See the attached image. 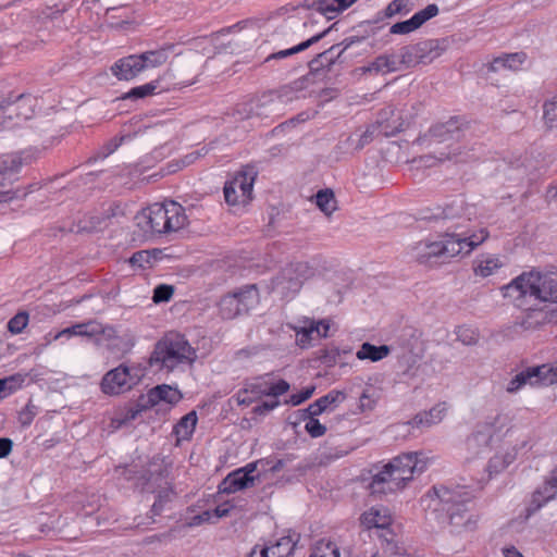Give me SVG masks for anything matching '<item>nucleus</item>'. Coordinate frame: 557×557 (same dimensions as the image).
Instances as JSON below:
<instances>
[{
	"instance_id": "obj_1",
	"label": "nucleus",
	"mask_w": 557,
	"mask_h": 557,
	"mask_svg": "<svg viewBox=\"0 0 557 557\" xmlns=\"http://www.w3.org/2000/svg\"><path fill=\"white\" fill-rule=\"evenodd\" d=\"M419 453H405L387 462L381 471L372 476L368 488L372 495H387L403 490L407 482L426 469V462L419 458Z\"/></svg>"
},
{
	"instance_id": "obj_2",
	"label": "nucleus",
	"mask_w": 557,
	"mask_h": 557,
	"mask_svg": "<svg viewBox=\"0 0 557 557\" xmlns=\"http://www.w3.org/2000/svg\"><path fill=\"white\" fill-rule=\"evenodd\" d=\"M504 297L510 298L517 307H523L525 299L557 304V276L554 273L531 270L513 278L504 288Z\"/></svg>"
},
{
	"instance_id": "obj_3",
	"label": "nucleus",
	"mask_w": 557,
	"mask_h": 557,
	"mask_svg": "<svg viewBox=\"0 0 557 557\" xmlns=\"http://www.w3.org/2000/svg\"><path fill=\"white\" fill-rule=\"evenodd\" d=\"M435 497L432 499L434 510L446 515L449 524L455 531H471L474 529L476 520L469 511V505L475 497L466 486H434Z\"/></svg>"
},
{
	"instance_id": "obj_4",
	"label": "nucleus",
	"mask_w": 557,
	"mask_h": 557,
	"mask_svg": "<svg viewBox=\"0 0 557 557\" xmlns=\"http://www.w3.org/2000/svg\"><path fill=\"white\" fill-rule=\"evenodd\" d=\"M137 225L151 234H168L183 228L188 220L185 209L175 201L153 203L136 216Z\"/></svg>"
},
{
	"instance_id": "obj_5",
	"label": "nucleus",
	"mask_w": 557,
	"mask_h": 557,
	"mask_svg": "<svg viewBox=\"0 0 557 557\" xmlns=\"http://www.w3.org/2000/svg\"><path fill=\"white\" fill-rule=\"evenodd\" d=\"M488 237L485 228L480 230V238L474 242H467L468 238L449 239L442 236L440 242H420L412 247V257L419 263H429L433 258H441L443 262L447 259L469 255L475 247L481 245Z\"/></svg>"
},
{
	"instance_id": "obj_6",
	"label": "nucleus",
	"mask_w": 557,
	"mask_h": 557,
	"mask_svg": "<svg viewBox=\"0 0 557 557\" xmlns=\"http://www.w3.org/2000/svg\"><path fill=\"white\" fill-rule=\"evenodd\" d=\"M196 359V351L184 335L169 333L154 345L150 356V366L172 371L178 364H191Z\"/></svg>"
},
{
	"instance_id": "obj_7",
	"label": "nucleus",
	"mask_w": 557,
	"mask_h": 557,
	"mask_svg": "<svg viewBox=\"0 0 557 557\" xmlns=\"http://www.w3.org/2000/svg\"><path fill=\"white\" fill-rule=\"evenodd\" d=\"M473 214L474 207L467 206L462 199H455L444 208H438L430 219L443 220L449 224L444 233L449 239L468 238L467 242H473L472 239L480 238V231L472 232L470 228Z\"/></svg>"
},
{
	"instance_id": "obj_8",
	"label": "nucleus",
	"mask_w": 557,
	"mask_h": 557,
	"mask_svg": "<svg viewBox=\"0 0 557 557\" xmlns=\"http://www.w3.org/2000/svg\"><path fill=\"white\" fill-rule=\"evenodd\" d=\"M288 389V382L283 379L275 380L272 373H265L246 381L244 387L237 392L236 399L239 405L249 406L263 396L277 398Z\"/></svg>"
},
{
	"instance_id": "obj_9",
	"label": "nucleus",
	"mask_w": 557,
	"mask_h": 557,
	"mask_svg": "<svg viewBox=\"0 0 557 557\" xmlns=\"http://www.w3.org/2000/svg\"><path fill=\"white\" fill-rule=\"evenodd\" d=\"M183 398L182 393L168 384L157 385L148 391L147 394L140 395L136 404L129 407L125 413L123 422L135 420L143 411H146L160 403L168 405H176Z\"/></svg>"
},
{
	"instance_id": "obj_10",
	"label": "nucleus",
	"mask_w": 557,
	"mask_h": 557,
	"mask_svg": "<svg viewBox=\"0 0 557 557\" xmlns=\"http://www.w3.org/2000/svg\"><path fill=\"white\" fill-rule=\"evenodd\" d=\"M259 304V290L257 285H246L238 290L225 295L219 302V311L223 319L232 320L247 313Z\"/></svg>"
},
{
	"instance_id": "obj_11",
	"label": "nucleus",
	"mask_w": 557,
	"mask_h": 557,
	"mask_svg": "<svg viewBox=\"0 0 557 557\" xmlns=\"http://www.w3.org/2000/svg\"><path fill=\"white\" fill-rule=\"evenodd\" d=\"M448 42L445 37L435 39H425L416 45L400 47V54L405 63L406 71L418 64H426L440 57L447 49Z\"/></svg>"
},
{
	"instance_id": "obj_12",
	"label": "nucleus",
	"mask_w": 557,
	"mask_h": 557,
	"mask_svg": "<svg viewBox=\"0 0 557 557\" xmlns=\"http://www.w3.org/2000/svg\"><path fill=\"white\" fill-rule=\"evenodd\" d=\"M314 275V269L308 262H293L284 268L273 281V289L284 297L297 294L302 284Z\"/></svg>"
},
{
	"instance_id": "obj_13",
	"label": "nucleus",
	"mask_w": 557,
	"mask_h": 557,
	"mask_svg": "<svg viewBox=\"0 0 557 557\" xmlns=\"http://www.w3.org/2000/svg\"><path fill=\"white\" fill-rule=\"evenodd\" d=\"M557 383V362L529 367L517 373L507 384L508 393H516L525 385H552Z\"/></svg>"
},
{
	"instance_id": "obj_14",
	"label": "nucleus",
	"mask_w": 557,
	"mask_h": 557,
	"mask_svg": "<svg viewBox=\"0 0 557 557\" xmlns=\"http://www.w3.org/2000/svg\"><path fill=\"white\" fill-rule=\"evenodd\" d=\"M138 381L137 375L124 364L107 372L101 380V391L108 395H119L132 388Z\"/></svg>"
},
{
	"instance_id": "obj_15",
	"label": "nucleus",
	"mask_w": 557,
	"mask_h": 557,
	"mask_svg": "<svg viewBox=\"0 0 557 557\" xmlns=\"http://www.w3.org/2000/svg\"><path fill=\"white\" fill-rule=\"evenodd\" d=\"M36 98L32 95L21 94L12 100L11 98L0 100V111L10 120H28L34 113Z\"/></svg>"
},
{
	"instance_id": "obj_16",
	"label": "nucleus",
	"mask_w": 557,
	"mask_h": 557,
	"mask_svg": "<svg viewBox=\"0 0 557 557\" xmlns=\"http://www.w3.org/2000/svg\"><path fill=\"white\" fill-rule=\"evenodd\" d=\"M557 496V467L550 471L549 475L544 481V484L539 487L532 495L530 504L525 507L524 518L529 519L537 510H540L546 503Z\"/></svg>"
},
{
	"instance_id": "obj_17",
	"label": "nucleus",
	"mask_w": 557,
	"mask_h": 557,
	"mask_svg": "<svg viewBox=\"0 0 557 557\" xmlns=\"http://www.w3.org/2000/svg\"><path fill=\"white\" fill-rule=\"evenodd\" d=\"M553 323H557V308L543 305L525 309L519 324L524 330H536Z\"/></svg>"
},
{
	"instance_id": "obj_18",
	"label": "nucleus",
	"mask_w": 557,
	"mask_h": 557,
	"mask_svg": "<svg viewBox=\"0 0 557 557\" xmlns=\"http://www.w3.org/2000/svg\"><path fill=\"white\" fill-rule=\"evenodd\" d=\"M364 73L388 74L393 72L406 71L400 48L376 57L369 65L362 67Z\"/></svg>"
},
{
	"instance_id": "obj_19",
	"label": "nucleus",
	"mask_w": 557,
	"mask_h": 557,
	"mask_svg": "<svg viewBox=\"0 0 557 557\" xmlns=\"http://www.w3.org/2000/svg\"><path fill=\"white\" fill-rule=\"evenodd\" d=\"M107 18L110 26L115 30L136 32L140 23L139 16L128 5L109 9Z\"/></svg>"
},
{
	"instance_id": "obj_20",
	"label": "nucleus",
	"mask_w": 557,
	"mask_h": 557,
	"mask_svg": "<svg viewBox=\"0 0 557 557\" xmlns=\"http://www.w3.org/2000/svg\"><path fill=\"white\" fill-rule=\"evenodd\" d=\"M310 75H305L288 85L282 86L277 90H271L274 101L278 106L280 112L283 114L285 106L299 98V92L305 90L310 84Z\"/></svg>"
},
{
	"instance_id": "obj_21",
	"label": "nucleus",
	"mask_w": 557,
	"mask_h": 557,
	"mask_svg": "<svg viewBox=\"0 0 557 557\" xmlns=\"http://www.w3.org/2000/svg\"><path fill=\"white\" fill-rule=\"evenodd\" d=\"M379 125L369 126L362 134L360 135H350L344 141L338 145V148L344 150V152L354 153L360 151L364 146L370 144L374 134L379 128H382V133L385 136H389L394 134V131H388L386 127L383 128V121L377 122Z\"/></svg>"
},
{
	"instance_id": "obj_22",
	"label": "nucleus",
	"mask_w": 557,
	"mask_h": 557,
	"mask_svg": "<svg viewBox=\"0 0 557 557\" xmlns=\"http://www.w3.org/2000/svg\"><path fill=\"white\" fill-rule=\"evenodd\" d=\"M248 106V117L257 116L261 120H272L282 115L278 110V106L276 104V101H274V97L270 91L264 92L261 97L250 101Z\"/></svg>"
},
{
	"instance_id": "obj_23",
	"label": "nucleus",
	"mask_w": 557,
	"mask_h": 557,
	"mask_svg": "<svg viewBox=\"0 0 557 557\" xmlns=\"http://www.w3.org/2000/svg\"><path fill=\"white\" fill-rule=\"evenodd\" d=\"M438 14V8L436 4H429L423 10L417 12L411 18L396 23L391 27L392 35H406L409 34L417 28H419L423 23L428 20L436 16Z\"/></svg>"
},
{
	"instance_id": "obj_24",
	"label": "nucleus",
	"mask_w": 557,
	"mask_h": 557,
	"mask_svg": "<svg viewBox=\"0 0 557 557\" xmlns=\"http://www.w3.org/2000/svg\"><path fill=\"white\" fill-rule=\"evenodd\" d=\"M144 61L138 54L127 55L117 60L111 67L114 76L119 79L129 81L141 73Z\"/></svg>"
},
{
	"instance_id": "obj_25",
	"label": "nucleus",
	"mask_w": 557,
	"mask_h": 557,
	"mask_svg": "<svg viewBox=\"0 0 557 557\" xmlns=\"http://www.w3.org/2000/svg\"><path fill=\"white\" fill-rule=\"evenodd\" d=\"M259 476H248L244 470H234L221 482L219 491L225 494L236 493L255 485Z\"/></svg>"
},
{
	"instance_id": "obj_26",
	"label": "nucleus",
	"mask_w": 557,
	"mask_h": 557,
	"mask_svg": "<svg viewBox=\"0 0 557 557\" xmlns=\"http://www.w3.org/2000/svg\"><path fill=\"white\" fill-rule=\"evenodd\" d=\"M460 131V120L457 116H453L446 122L433 125L429 131V135L434 141L442 143L458 139Z\"/></svg>"
},
{
	"instance_id": "obj_27",
	"label": "nucleus",
	"mask_w": 557,
	"mask_h": 557,
	"mask_svg": "<svg viewBox=\"0 0 557 557\" xmlns=\"http://www.w3.org/2000/svg\"><path fill=\"white\" fill-rule=\"evenodd\" d=\"M346 395L342 391L333 389L329 392L326 395L320 397L312 404H310L306 409L301 410L302 416H320L330 407H336L337 404L344 401Z\"/></svg>"
},
{
	"instance_id": "obj_28",
	"label": "nucleus",
	"mask_w": 557,
	"mask_h": 557,
	"mask_svg": "<svg viewBox=\"0 0 557 557\" xmlns=\"http://www.w3.org/2000/svg\"><path fill=\"white\" fill-rule=\"evenodd\" d=\"M446 413L445 404H437L429 411L417 413L408 423L412 426H432L440 423Z\"/></svg>"
},
{
	"instance_id": "obj_29",
	"label": "nucleus",
	"mask_w": 557,
	"mask_h": 557,
	"mask_svg": "<svg viewBox=\"0 0 557 557\" xmlns=\"http://www.w3.org/2000/svg\"><path fill=\"white\" fill-rule=\"evenodd\" d=\"M527 60V54L524 52H515L507 53L500 57L495 58L490 65V69L494 72L500 69H509L517 71Z\"/></svg>"
},
{
	"instance_id": "obj_30",
	"label": "nucleus",
	"mask_w": 557,
	"mask_h": 557,
	"mask_svg": "<svg viewBox=\"0 0 557 557\" xmlns=\"http://www.w3.org/2000/svg\"><path fill=\"white\" fill-rule=\"evenodd\" d=\"M296 542L292 536H282L275 543L263 547L267 557H289L295 548Z\"/></svg>"
},
{
	"instance_id": "obj_31",
	"label": "nucleus",
	"mask_w": 557,
	"mask_h": 557,
	"mask_svg": "<svg viewBox=\"0 0 557 557\" xmlns=\"http://www.w3.org/2000/svg\"><path fill=\"white\" fill-rule=\"evenodd\" d=\"M493 433L488 432V425H476L475 431L468 437L467 444L470 449L481 451L482 448L490 447L494 442Z\"/></svg>"
},
{
	"instance_id": "obj_32",
	"label": "nucleus",
	"mask_w": 557,
	"mask_h": 557,
	"mask_svg": "<svg viewBox=\"0 0 557 557\" xmlns=\"http://www.w3.org/2000/svg\"><path fill=\"white\" fill-rule=\"evenodd\" d=\"M256 174L253 172H239L233 180L232 183L240 193L242 203H246L251 199L252 187Z\"/></svg>"
},
{
	"instance_id": "obj_33",
	"label": "nucleus",
	"mask_w": 557,
	"mask_h": 557,
	"mask_svg": "<svg viewBox=\"0 0 557 557\" xmlns=\"http://www.w3.org/2000/svg\"><path fill=\"white\" fill-rule=\"evenodd\" d=\"M502 267L498 258L491 255H482L474 261L473 270L475 275L487 277Z\"/></svg>"
},
{
	"instance_id": "obj_34",
	"label": "nucleus",
	"mask_w": 557,
	"mask_h": 557,
	"mask_svg": "<svg viewBox=\"0 0 557 557\" xmlns=\"http://www.w3.org/2000/svg\"><path fill=\"white\" fill-rule=\"evenodd\" d=\"M389 351L391 349L386 345L375 346L370 343H363L356 356L360 360L379 361L387 357Z\"/></svg>"
},
{
	"instance_id": "obj_35",
	"label": "nucleus",
	"mask_w": 557,
	"mask_h": 557,
	"mask_svg": "<svg viewBox=\"0 0 557 557\" xmlns=\"http://www.w3.org/2000/svg\"><path fill=\"white\" fill-rule=\"evenodd\" d=\"M198 418L196 411H190L180 419L174 426L175 434L181 440H189L195 431Z\"/></svg>"
},
{
	"instance_id": "obj_36",
	"label": "nucleus",
	"mask_w": 557,
	"mask_h": 557,
	"mask_svg": "<svg viewBox=\"0 0 557 557\" xmlns=\"http://www.w3.org/2000/svg\"><path fill=\"white\" fill-rule=\"evenodd\" d=\"M391 518L386 515H382L379 509L371 508L361 516V523L368 528L384 529L389 524Z\"/></svg>"
},
{
	"instance_id": "obj_37",
	"label": "nucleus",
	"mask_w": 557,
	"mask_h": 557,
	"mask_svg": "<svg viewBox=\"0 0 557 557\" xmlns=\"http://www.w3.org/2000/svg\"><path fill=\"white\" fill-rule=\"evenodd\" d=\"M144 61L143 70L157 67L162 65L168 60V49L150 50L138 54Z\"/></svg>"
},
{
	"instance_id": "obj_38",
	"label": "nucleus",
	"mask_w": 557,
	"mask_h": 557,
	"mask_svg": "<svg viewBox=\"0 0 557 557\" xmlns=\"http://www.w3.org/2000/svg\"><path fill=\"white\" fill-rule=\"evenodd\" d=\"M322 37H310L308 40L300 42L292 48L280 50L277 52L271 53L269 57H267L265 62H269L271 60H281L285 59L287 57H290L295 53H298L300 51H304L311 47L313 44L318 42Z\"/></svg>"
},
{
	"instance_id": "obj_39",
	"label": "nucleus",
	"mask_w": 557,
	"mask_h": 557,
	"mask_svg": "<svg viewBox=\"0 0 557 557\" xmlns=\"http://www.w3.org/2000/svg\"><path fill=\"white\" fill-rule=\"evenodd\" d=\"M315 203L327 216L336 210V199L331 189L319 190L315 195Z\"/></svg>"
},
{
	"instance_id": "obj_40",
	"label": "nucleus",
	"mask_w": 557,
	"mask_h": 557,
	"mask_svg": "<svg viewBox=\"0 0 557 557\" xmlns=\"http://www.w3.org/2000/svg\"><path fill=\"white\" fill-rule=\"evenodd\" d=\"M543 119L545 125L557 135V97L544 102Z\"/></svg>"
},
{
	"instance_id": "obj_41",
	"label": "nucleus",
	"mask_w": 557,
	"mask_h": 557,
	"mask_svg": "<svg viewBox=\"0 0 557 557\" xmlns=\"http://www.w3.org/2000/svg\"><path fill=\"white\" fill-rule=\"evenodd\" d=\"M509 418L507 414L497 413L494 417H488L485 421L481 422V425H488V432L493 433V437H498V434L507 428Z\"/></svg>"
},
{
	"instance_id": "obj_42",
	"label": "nucleus",
	"mask_w": 557,
	"mask_h": 557,
	"mask_svg": "<svg viewBox=\"0 0 557 557\" xmlns=\"http://www.w3.org/2000/svg\"><path fill=\"white\" fill-rule=\"evenodd\" d=\"M90 332H92V329H90L89 321H87L63 329L62 331L55 334L54 339H59L62 337L71 338L72 336L89 337Z\"/></svg>"
},
{
	"instance_id": "obj_43",
	"label": "nucleus",
	"mask_w": 557,
	"mask_h": 557,
	"mask_svg": "<svg viewBox=\"0 0 557 557\" xmlns=\"http://www.w3.org/2000/svg\"><path fill=\"white\" fill-rule=\"evenodd\" d=\"M330 330L329 322L322 320L320 322H311L308 327L302 329V335L306 336L307 339H317L326 337Z\"/></svg>"
},
{
	"instance_id": "obj_44",
	"label": "nucleus",
	"mask_w": 557,
	"mask_h": 557,
	"mask_svg": "<svg viewBox=\"0 0 557 557\" xmlns=\"http://www.w3.org/2000/svg\"><path fill=\"white\" fill-rule=\"evenodd\" d=\"M23 382L24 377L21 374H13L0 379V398L14 393L22 386Z\"/></svg>"
},
{
	"instance_id": "obj_45",
	"label": "nucleus",
	"mask_w": 557,
	"mask_h": 557,
	"mask_svg": "<svg viewBox=\"0 0 557 557\" xmlns=\"http://www.w3.org/2000/svg\"><path fill=\"white\" fill-rule=\"evenodd\" d=\"M84 222L85 224L83 228L88 232L102 231L110 225L108 216H106L102 211L99 213L90 214Z\"/></svg>"
},
{
	"instance_id": "obj_46",
	"label": "nucleus",
	"mask_w": 557,
	"mask_h": 557,
	"mask_svg": "<svg viewBox=\"0 0 557 557\" xmlns=\"http://www.w3.org/2000/svg\"><path fill=\"white\" fill-rule=\"evenodd\" d=\"M259 28V20L248 18L240 21L232 26L223 28L215 33V35H226L231 33H238L243 30H257Z\"/></svg>"
},
{
	"instance_id": "obj_47",
	"label": "nucleus",
	"mask_w": 557,
	"mask_h": 557,
	"mask_svg": "<svg viewBox=\"0 0 557 557\" xmlns=\"http://www.w3.org/2000/svg\"><path fill=\"white\" fill-rule=\"evenodd\" d=\"M89 326L92 329V332H90L89 337H96V336H103L104 339H113L116 337V330L111 325H103L102 323L90 320Z\"/></svg>"
},
{
	"instance_id": "obj_48",
	"label": "nucleus",
	"mask_w": 557,
	"mask_h": 557,
	"mask_svg": "<svg viewBox=\"0 0 557 557\" xmlns=\"http://www.w3.org/2000/svg\"><path fill=\"white\" fill-rule=\"evenodd\" d=\"M331 65H332V57L331 55L325 53V51L318 53L317 57L309 62L310 73L308 75H310V82L312 83V81H313L312 77H313L314 73L319 72L320 70H322L324 67H330Z\"/></svg>"
},
{
	"instance_id": "obj_49",
	"label": "nucleus",
	"mask_w": 557,
	"mask_h": 557,
	"mask_svg": "<svg viewBox=\"0 0 557 557\" xmlns=\"http://www.w3.org/2000/svg\"><path fill=\"white\" fill-rule=\"evenodd\" d=\"M317 5L320 14L329 20L342 12L337 0H318Z\"/></svg>"
},
{
	"instance_id": "obj_50",
	"label": "nucleus",
	"mask_w": 557,
	"mask_h": 557,
	"mask_svg": "<svg viewBox=\"0 0 557 557\" xmlns=\"http://www.w3.org/2000/svg\"><path fill=\"white\" fill-rule=\"evenodd\" d=\"M512 462V456L509 454L495 455L492 457L487 465L490 474L498 473Z\"/></svg>"
},
{
	"instance_id": "obj_51",
	"label": "nucleus",
	"mask_w": 557,
	"mask_h": 557,
	"mask_svg": "<svg viewBox=\"0 0 557 557\" xmlns=\"http://www.w3.org/2000/svg\"><path fill=\"white\" fill-rule=\"evenodd\" d=\"M158 85L156 82H151L141 86L132 88L123 98L124 99H143L154 92Z\"/></svg>"
},
{
	"instance_id": "obj_52",
	"label": "nucleus",
	"mask_w": 557,
	"mask_h": 557,
	"mask_svg": "<svg viewBox=\"0 0 557 557\" xmlns=\"http://www.w3.org/2000/svg\"><path fill=\"white\" fill-rule=\"evenodd\" d=\"M301 417L306 420L305 430L308 432V434L313 437H320L323 436L326 432V426L321 424L318 419H315L317 416H302Z\"/></svg>"
},
{
	"instance_id": "obj_53",
	"label": "nucleus",
	"mask_w": 557,
	"mask_h": 557,
	"mask_svg": "<svg viewBox=\"0 0 557 557\" xmlns=\"http://www.w3.org/2000/svg\"><path fill=\"white\" fill-rule=\"evenodd\" d=\"M38 414V408L29 400L26 406L18 412L17 421L22 428H28L34 418Z\"/></svg>"
},
{
	"instance_id": "obj_54",
	"label": "nucleus",
	"mask_w": 557,
	"mask_h": 557,
	"mask_svg": "<svg viewBox=\"0 0 557 557\" xmlns=\"http://www.w3.org/2000/svg\"><path fill=\"white\" fill-rule=\"evenodd\" d=\"M310 557H339V550L334 543L321 542L314 547Z\"/></svg>"
},
{
	"instance_id": "obj_55",
	"label": "nucleus",
	"mask_w": 557,
	"mask_h": 557,
	"mask_svg": "<svg viewBox=\"0 0 557 557\" xmlns=\"http://www.w3.org/2000/svg\"><path fill=\"white\" fill-rule=\"evenodd\" d=\"M28 323V313L25 311L16 313L8 322V331L12 334H20Z\"/></svg>"
},
{
	"instance_id": "obj_56",
	"label": "nucleus",
	"mask_w": 557,
	"mask_h": 557,
	"mask_svg": "<svg viewBox=\"0 0 557 557\" xmlns=\"http://www.w3.org/2000/svg\"><path fill=\"white\" fill-rule=\"evenodd\" d=\"M174 288L170 285H158L153 290L152 300L154 304L166 302L173 296Z\"/></svg>"
},
{
	"instance_id": "obj_57",
	"label": "nucleus",
	"mask_w": 557,
	"mask_h": 557,
	"mask_svg": "<svg viewBox=\"0 0 557 557\" xmlns=\"http://www.w3.org/2000/svg\"><path fill=\"white\" fill-rule=\"evenodd\" d=\"M458 339L465 345H474L478 343L479 334L469 327H458L457 330Z\"/></svg>"
},
{
	"instance_id": "obj_58",
	"label": "nucleus",
	"mask_w": 557,
	"mask_h": 557,
	"mask_svg": "<svg viewBox=\"0 0 557 557\" xmlns=\"http://www.w3.org/2000/svg\"><path fill=\"white\" fill-rule=\"evenodd\" d=\"M224 198L228 205L235 206L242 202L240 193L234 186L232 181L226 182L224 185Z\"/></svg>"
},
{
	"instance_id": "obj_59",
	"label": "nucleus",
	"mask_w": 557,
	"mask_h": 557,
	"mask_svg": "<svg viewBox=\"0 0 557 557\" xmlns=\"http://www.w3.org/2000/svg\"><path fill=\"white\" fill-rule=\"evenodd\" d=\"M314 389L315 387L313 385L307 386L302 388L299 393L290 395L289 399L286 403L290 404L292 406H298L301 403L309 399L312 396Z\"/></svg>"
},
{
	"instance_id": "obj_60",
	"label": "nucleus",
	"mask_w": 557,
	"mask_h": 557,
	"mask_svg": "<svg viewBox=\"0 0 557 557\" xmlns=\"http://www.w3.org/2000/svg\"><path fill=\"white\" fill-rule=\"evenodd\" d=\"M102 213L108 216V221L111 224L113 220H119L124 216L125 212L120 203L113 202L108 208L102 210Z\"/></svg>"
},
{
	"instance_id": "obj_61",
	"label": "nucleus",
	"mask_w": 557,
	"mask_h": 557,
	"mask_svg": "<svg viewBox=\"0 0 557 557\" xmlns=\"http://www.w3.org/2000/svg\"><path fill=\"white\" fill-rule=\"evenodd\" d=\"M29 191L30 190H22L20 188L14 190L0 191V203L10 202L14 199H23L28 195Z\"/></svg>"
},
{
	"instance_id": "obj_62",
	"label": "nucleus",
	"mask_w": 557,
	"mask_h": 557,
	"mask_svg": "<svg viewBox=\"0 0 557 557\" xmlns=\"http://www.w3.org/2000/svg\"><path fill=\"white\" fill-rule=\"evenodd\" d=\"M280 405L277 398H273L271 400L262 401L260 405L256 406L252 411L256 414H265L271 410L275 409Z\"/></svg>"
},
{
	"instance_id": "obj_63",
	"label": "nucleus",
	"mask_w": 557,
	"mask_h": 557,
	"mask_svg": "<svg viewBox=\"0 0 557 557\" xmlns=\"http://www.w3.org/2000/svg\"><path fill=\"white\" fill-rule=\"evenodd\" d=\"M409 0H393L386 8L387 15L401 13L406 10Z\"/></svg>"
},
{
	"instance_id": "obj_64",
	"label": "nucleus",
	"mask_w": 557,
	"mask_h": 557,
	"mask_svg": "<svg viewBox=\"0 0 557 557\" xmlns=\"http://www.w3.org/2000/svg\"><path fill=\"white\" fill-rule=\"evenodd\" d=\"M205 522L214 523L213 512L211 510H205L199 515L191 518L190 525H200Z\"/></svg>"
}]
</instances>
